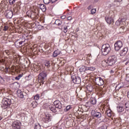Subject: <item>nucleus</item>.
Instances as JSON below:
<instances>
[{"label": "nucleus", "mask_w": 129, "mask_h": 129, "mask_svg": "<svg viewBox=\"0 0 129 129\" xmlns=\"http://www.w3.org/2000/svg\"><path fill=\"white\" fill-rule=\"evenodd\" d=\"M129 62L127 61L126 62H125V65H126L127 64H128Z\"/></svg>", "instance_id": "51"}, {"label": "nucleus", "mask_w": 129, "mask_h": 129, "mask_svg": "<svg viewBox=\"0 0 129 129\" xmlns=\"http://www.w3.org/2000/svg\"><path fill=\"white\" fill-rule=\"evenodd\" d=\"M0 83H1V84H4L5 83V80H4L2 77H0Z\"/></svg>", "instance_id": "35"}, {"label": "nucleus", "mask_w": 129, "mask_h": 129, "mask_svg": "<svg viewBox=\"0 0 129 129\" xmlns=\"http://www.w3.org/2000/svg\"><path fill=\"white\" fill-rule=\"evenodd\" d=\"M124 110V108L122 107V106H119L118 108H117V111L119 112H122Z\"/></svg>", "instance_id": "27"}, {"label": "nucleus", "mask_w": 129, "mask_h": 129, "mask_svg": "<svg viewBox=\"0 0 129 129\" xmlns=\"http://www.w3.org/2000/svg\"><path fill=\"white\" fill-rule=\"evenodd\" d=\"M86 70H87V71H94V70H95V68L93 67H87V68H86Z\"/></svg>", "instance_id": "23"}, {"label": "nucleus", "mask_w": 129, "mask_h": 129, "mask_svg": "<svg viewBox=\"0 0 129 129\" xmlns=\"http://www.w3.org/2000/svg\"><path fill=\"white\" fill-rule=\"evenodd\" d=\"M21 122L18 121H14L12 124V127L14 129H21Z\"/></svg>", "instance_id": "11"}, {"label": "nucleus", "mask_w": 129, "mask_h": 129, "mask_svg": "<svg viewBox=\"0 0 129 129\" xmlns=\"http://www.w3.org/2000/svg\"><path fill=\"white\" fill-rule=\"evenodd\" d=\"M21 77H22V75H20L18 76L15 77V79L16 80H20Z\"/></svg>", "instance_id": "38"}, {"label": "nucleus", "mask_w": 129, "mask_h": 129, "mask_svg": "<svg viewBox=\"0 0 129 129\" xmlns=\"http://www.w3.org/2000/svg\"><path fill=\"white\" fill-rule=\"evenodd\" d=\"M13 16H14V14L13 13V11H8L7 12L6 17H7V18H8V19H12V18H13Z\"/></svg>", "instance_id": "16"}, {"label": "nucleus", "mask_w": 129, "mask_h": 129, "mask_svg": "<svg viewBox=\"0 0 129 129\" xmlns=\"http://www.w3.org/2000/svg\"><path fill=\"white\" fill-rule=\"evenodd\" d=\"M66 18V16H63L61 17V19H62V20H64Z\"/></svg>", "instance_id": "47"}, {"label": "nucleus", "mask_w": 129, "mask_h": 129, "mask_svg": "<svg viewBox=\"0 0 129 129\" xmlns=\"http://www.w3.org/2000/svg\"><path fill=\"white\" fill-rule=\"evenodd\" d=\"M17 95L18 97H20V98H24V94H23L21 90H18L17 91Z\"/></svg>", "instance_id": "18"}, {"label": "nucleus", "mask_w": 129, "mask_h": 129, "mask_svg": "<svg viewBox=\"0 0 129 129\" xmlns=\"http://www.w3.org/2000/svg\"><path fill=\"white\" fill-rule=\"evenodd\" d=\"M34 100H39L40 99V96L39 94H37L36 96L34 97Z\"/></svg>", "instance_id": "28"}, {"label": "nucleus", "mask_w": 129, "mask_h": 129, "mask_svg": "<svg viewBox=\"0 0 129 129\" xmlns=\"http://www.w3.org/2000/svg\"><path fill=\"white\" fill-rule=\"evenodd\" d=\"M27 15L29 18H31V19H37L40 13L38 10H35L33 11L32 10H29L26 13Z\"/></svg>", "instance_id": "5"}, {"label": "nucleus", "mask_w": 129, "mask_h": 129, "mask_svg": "<svg viewBox=\"0 0 129 129\" xmlns=\"http://www.w3.org/2000/svg\"><path fill=\"white\" fill-rule=\"evenodd\" d=\"M86 68H87V67H85L84 66H82L79 69L80 72H86V73H87Z\"/></svg>", "instance_id": "20"}, {"label": "nucleus", "mask_w": 129, "mask_h": 129, "mask_svg": "<svg viewBox=\"0 0 129 129\" xmlns=\"http://www.w3.org/2000/svg\"><path fill=\"white\" fill-rule=\"evenodd\" d=\"M96 13V9H92L91 10V15H94V14H95Z\"/></svg>", "instance_id": "30"}, {"label": "nucleus", "mask_w": 129, "mask_h": 129, "mask_svg": "<svg viewBox=\"0 0 129 129\" xmlns=\"http://www.w3.org/2000/svg\"><path fill=\"white\" fill-rule=\"evenodd\" d=\"M90 102L91 104L94 105L95 104H96V99L94 98H91L90 99Z\"/></svg>", "instance_id": "21"}, {"label": "nucleus", "mask_w": 129, "mask_h": 129, "mask_svg": "<svg viewBox=\"0 0 129 129\" xmlns=\"http://www.w3.org/2000/svg\"><path fill=\"white\" fill-rule=\"evenodd\" d=\"M87 89L88 90V91L91 92V91H92V87L88 86L87 87Z\"/></svg>", "instance_id": "33"}, {"label": "nucleus", "mask_w": 129, "mask_h": 129, "mask_svg": "<svg viewBox=\"0 0 129 129\" xmlns=\"http://www.w3.org/2000/svg\"><path fill=\"white\" fill-rule=\"evenodd\" d=\"M105 20L107 24H109V25L113 23V18L111 16L106 17Z\"/></svg>", "instance_id": "14"}, {"label": "nucleus", "mask_w": 129, "mask_h": 129, "mask_svg": "<svg viewBox=\"0 0 129 129\" xmlns=\"http://www.w3.org/2000/svg\"><path fill=\"white\" fill-rule=\"evenodd\" d=\"M5 53H6L7 55H10V50H5Z\"/></svg>", "instance_id": "44"}, {"label": "nucleus", "mask_w": 129, "mask_h": 129, "mask_svg": "<svg viewBox=\"0 0 129 129\" xmlns=\"http://www.w3.org/2000/svg\"><path fill=\"white\" fill-rule=\"evenodd\" d=\"M92 114L94 116V117H96L97 118H100L101 117V113L94 110L92 111Z\"/></svg>", "instance_id": "12"}, {"label": "nucleus", "mask_w": 129, "mask_h": 129, "mask_svg": "<svg viewBox=\"0 0 129 129\" xmlns=\"http://www.w3.org/2000/svg\"><path fill=\"white\" fill-rule=\"evenodd\" d=\"M128 51V48L127 47H124L123 48L120 52V56H124L125 55H126V53H127Z\"/></svg>", "instance_id": "13"}, {"label": "nucleus", "mask_w": 129, "mask_h": 129, "mask_svg": "<svg viewBox=\"0 0 129 129\" xmlns=\"http://www.w3.org/2000/svg\"><path fill=\"white\" fill-rule=\"evenodd\" d=\"M50 2H51L50 0H43V3L45 5H48V4H50Z\"/></svg>", "instance_id": "32"}, {"label": "nucleus", "mask_w": 129, "mask_h": 129, "mask_svg": "<svg viewBox=\"0 0 129 129\" xmlns=\"http://www.w3.org/2000/svg\"><path fill=\"white\" fill-rule=\"evenodd\" d=\"M31 105H32V107L35 108V107H37V106L38 105V102H37V101H33L31 103Z\"/></svg>", "instance_id": "26"}, {"label": "nucleus", "mask_w": 129, "mask_h": 129, "mask_svg": "<svg viewBox=\"0 0 129 129\" xmlns=\"http://www.w3.org/2000/svg\"><path fill=\"white\" fill-rule=\"evenodd\" d=\"M34 128L35 129H41V125H40V124H35Z\"/></svg>", "instance_id": "29"}, {"label": "nucleus", "mask_w": 129, "mask_h": 129, "mask_svg": "<svg viewBox=\"0 0 129 129\" xmlns=\"http://www.w3.org/2000/svg\"><path fill=\"white\" fill-rule=\"evenodd\" d=\"M44 119L45 123H48L49 121H51V114H46Z\"/></svg>", "instance_id": "15"}, {"label": "nucleus", "mask_w": 129, "mask_h": 129, "mask_svg": "<svg viewBox=\"0 0 129 129\" xmlns=\"http://www.w3.org/2000/svg\"><path fill=\"white\" fill-rule=\"evenodd\" d=\"M49 108L50 109L52 112H54V113H56L57 112V110L56 109V106L55 105H50L49 106Z\"/></svg>", "instance_id": "17"}, {"label": "nucleus", "mask_w": 129, "mask_h": 129, "mask_svg": "<svg viewBox=\"0 0 129 129\" xmlns=\"http://www.w3.org/2000/svg\"><path fill=\"white\" fill-rule=\"evenodd\" d=\"M72 17L69 16V17H68V20L69 21H70V20H72Z\"/></svg>", "instance_id": "46"}, {"label": "nucleus", "mask_w": 129, "mask_h": 129, "mask_svg": "<svg viewBox=\"0 0 129 129\" xmlns=\"http://www.w3.org/2000/svg\"><path fill=\"white\" fill-rule=\"evenodd\" d=\"M6 71L8 72V70H6Z\"/></svg>", "instance_id": "56"}, {"label": "nucleus", "mask_w": 129, "mask_h": 129, "mask_svg": "<svg viewBox=\"0 0 129 129\" xmlns=\"http://www.w3.org/2000/svg\"><path fill=\"white\" fill-rule=\"evenodd\" d=\"M115 24L117 26H119V25H120V21H117L116 22Z\"/></svg>", "instance_id": "42"}, {"label": "nucleus", "mask_w": 129, "mask_h": 129, "mask_svg": "<svg viewBox=\"0 0 129 129\" xmlns=\"http://www.w3.org/2000/svg\"><path fill=\"white\" fill-rule=\"evenodd\" d=\"M45 65L47 67H50V62L49 61H46L45 62Z\"/></svg>", "instance_id": "37"}, {"label": "nucleus", "mask_w": 129, "mask_h": 129, "mask_svg": "<svg viewBox=\"0 0 129 129\" xmlns=\"http://www.w3.org/2000/svg\"><path fill=\"white\" fill-rule=\"evenodd\" d=\"M121 2H122V0H115V3H120Z\"/></svg>", "instance_id": "45"}, {"label": "nucleus", "mask_w": 129, "mask_h": 129, "mask_svg": "<svg viewBox=\"0 0 129 129\" xmlns=\"http://www.w3.org/2000/svg\"><path fill=\"white\" fill-rule=\"evenodd\" d=\"M98 91L99 94L102 96V95H104V94H105V92H106V88L104 87V86L100 87L98 89Z\"/></svg>", "instance_id": "9"}, {"label": "nucleus", "mask_w": 129, "mask_h": 129, "mask_svg": "<svg viewBox=\"0 0 129 129\" xmlns=\"http://www.w3.org/2000/svg\"><path fill=\"white\" fill-rule=\"evenodd\" d=\"M68 26H66L64 27L63 32L64 33H67V31H68Z\"/></svg>", "instance_id": "39"}, {"label": "nucleus", "mask_w": 129, "mask_h": 129, "mask_svg": "<svg viewBox=\"0 0 129 129\" xmlns=\"http://www.w3.org/2000/svg\"><path fill=\"white\" fill-rule=\"evenodd\" d=\"M60 53H61V51L57 49L54 51L52 56L53 57H57V56H58V55H60Z\"/></svg>", "instance_id": "19"}, {"label": "nucleus", "mask_w": 129, "mask_h": 129, "mask_svg": "<svg viewBox=\"0 0 129 129\" xmlns=\"http://www.w3.org/2000/svg\"><path fill=\"white\" fill-rule=\"evenodd\" d=\"M16 0H9V3L10 4L11 6H13Z\"/></svg>", "instance_id": "36"}, {"label": "nucleus", "mask_w": 129, "mask_h": 129, "mask_svg": "<svg viewBox=\"0 0 129 129\" xmlns=\"http://www.w3.org/2000/svg\"><path fill=\"white\" fill-rule=\"evenodd\" d=\"M2 117L0 116V120H2Z\"/></svg>", "instance_id": "54"}, {"label": "nucleus", "mask_w": 129, "mask_h": 129, "mask_svg": "<svg viewBox=\"0 0 129 129\" xmlns=\"http://www.w3.org/2000/svg\"><path fill=\"white\" fill-rule=\"evenodd\" d=\"M122 42L121 41H117L114 44L115 51H119L122 47Z\"/></svg>", "instance_id": "6"}, {"label": "nucleus", "mask_w": 129, "mask_h": 129, "mask_svg": "<svg viewBox=\"0 0 129 129\" xmlns=\"http://www.w3.org/2000/svg\"><path fill=\"white\" fill-rule=\"evenodd\" d=\"M23 43H24V41H20V42H19V44L22 45V44H23Z\"/></svg>", "instance_id": "50"}, {"label": "nucleus", "mask_w": 129, "mask_h": 129, "mask_svg": "<svg viewBox=\"0 0 129 129\" xmlns=\"http://www.w3.org/2000/svg\"><path fill=\"white\" fill-rule=\"evenodd\" d=\"M14 102V100L13 99H4L3 100V105L2 106L3 109H7L8 107H10L12 104Z\"/></svg>", "instance_id": "2"}, {"label": "nucleus", "mask_w": 129, "mask_h": 129, "mask_svg": "<svg viewBox=\"0 0 129 129\" xmlns=\"http://www.w3.org/2000/svg\"><path fill=\"white\" fill-rule=\"evenodd\" d=\"M92 8H93V7L92 6V5H90L89 6H88V10H91L92 9Z\"/></svg>", "instance_id": "43"}, {"label": "nucleus", "mask_w": 129, "mask_h": 129, "mask_svg": "<svg viewBox=\"0 0 129 129\" xmlns=\"http://www.w3.org/2000/svg\"><path fill=\"white\" fill-rule=\"evenodd\" d=\"M47 75H48L47 71H41L38 75V82H39V83H41L42 84H44V82H45L46 77H47Z\"/></svg>", "instance_id": "4"}, {"label": "nucleus", "mask_w": 129, "mask_h": 129, "mask_svg": "<svg viewBox=\"0 0 129 129\" xmlns=\"http://www.w3.org/2000/svg\"><path fill=\"white\" fill-rule=\"evenodd\" d=\"M95 1H96V2H97L98 0H95Z\"/></svg>", "instance_id": "55"}, {"label": "nucleus", "mask_w": 129, "mask_h": 129, "mask_svg": "<svg viewBox=\"0 0 129 129\" xmlns=\"http://www.w3.org/2000/svg\"><path fill=\"white\" fill-rule=\"evenodd\" d=\"M8 30H9V26H5L4 28L3 29V30L4 31H8Z\"/></svg>", "instance_id": "40"}, {"label": "nucleus", "mask_w": 129, "mask_h": 129, "mask_svg": "<svg viewBox=\"0 0 129 129\" xmlns=\"http://www.w3.org/2000/svg\"><path fill=\"white\" fill-rule=\"evenodd\" d=\"M106 113L107 114V115L109 117H110V116H111V114H112V112L111 111V110L108 109V110H106Z\"/></svg>", "instance_id": "25"}, {"label": "nucleus", "mask_w": 129, "mask_h": 129, "mask_svg": "<svg viewBox=\"0 0 129 129\" xmlns=\"http://www.w3.org/2000/svg\"><path fill=\"white\" fill-rule=\"evenodd\" d=\"M86 129H88V128H86Z\"/></svg>", "instance_id": "57"}, {"label": "nucleus", "mask_w": 129, "mask_h": 129, "mask_svg": "<svg viewBox=\"0 0 129 129\" xmlns=\"http://www.w3.org/2000/svg\"><path fill=\"white\" fill-rule=\"evenodd\" d=\"M58 0H51V3L53 4L56 2H57Z\"/></svg>", "instance_id": "48"}, {"label": "nucleus", "mask_w": 129, "mask_h": 129, "mask_svg": "<svg viewBox=\"0 0 129 129\" xmlns=\"http://www.w3.org/2000/svg\"><path fill=\"white\" fill-rule=\"evenodd\" d=\"M59 125L56 124L53 126V129H58L59 128Z\"/></svg>", "instance_id": "41"}, {"label": "nucleus", "mask_w": 129, "mask_h": 129, "mask_svg": "<svg viewBox=\"0 0 129 129\" xmlns=\"http://www.w3.org/2000/svg\"><path fill=\"white\" fill-rule=\"evenodd\" d=\"M101 129H106V126H102L101 127Z\"/></svg>", "instance_id": "49"}, {"label": "nucleus", "mask_w": 129, "mask_h": 129, "mask_svg": "<svg viewBox=\"0 0 129 129\" xmlns=\"http://www.w3.org/2000/svg\"><path fill=\"white\" fill-rule=\"evenodd\" d=\"M53 103L55 107L58 108V109H61L62 107H63V105H62L61 102L58 100L55 101Z\"/></svg>", "instance_id": "10"}, {"label": "nucleus", "mask_w": 129, "mask_h": 129, "mask_svg": "<svg viewBox=\"0 0 129 129\" xmlns=\"http://www.w3.org/2000/svg\"><path fill=\"white\" fill-rule=\"evenodd\" d=\"M102 55L103 56H106L109 53L110 50H111L110 48V45L109 44L106 43L103 44L102 46Z\"/></svg>", "instance_id": "3"}, {"label": "nucleus", "mask_w": 129, "mask_h": 129, "mask_svg": "<svg viewBox=\"0 0 129 129\" xmlns=\"http://www.w3.org/2000/svg\"><path fill=\"white\" fill-rule=\"evenodd\" d=\"M95 83L99 86H101L104 84V81L101 77L95 78Z\"/></svg>", "instance_id": "7"}, {"label": "nucleus", "mask_w": 129, "mask_h": 129, "mask_svg": "<svg viewBox=\"0 0 129 129\" xmlns=\"http://www.w3.org/2000/svg\"><path fill=\"white\" fill-rule=\"evenodd\" d=\"M125 108H129V101H127L125 103Z\"/></svg>", "instance_id": "34"}, {"label": "nucleus", "mask_w": 129, "mask_h": 129, "mask_svg": "<svg viewBox=\"0 0 129 129\" xmlns=\"http://www.w3.org/2000/svg\"><path fill=\"white\" fill-rule=\"evenodd\" d=\"M40 9L42 12H46V10H47L46 6H45V5L44 4H41L40 5Z\"/></svg>", "instance_id": "24"}, {"label": "nucleus", "mask_w": 129, "mask_h": 129, "mask_svg": "<svg viewBox=\"0 0 129 129\" xmlns=\"http://www.w3.org/2000/svg\"><path fill=\"white\" fill-rule=\"evenodd\" d=\"M110 72V73H113V70H111Z\"/></svg>", "instance_id": "52"}, {"label": "nucleus", "mask_w": 129, "mask_h": 129, "mask_svg": "<svg viewBox=\"0 0 129 129\" xmlns=\"http://www.w3.org/2000/svg\"><path fill=\"white\" fill-rule=\"evenodd\" d=\"M38 27H39V28H41V27H42V26H41V25H38Z\"/></svg>", "instance_id": "53"}, {"label": "nucleus", "mask_w": 129, "mask_h": 129, "mask_svg": "<svg viewBox=\"0 0 129 129\" xmlns=\"http://www.w3.org/2000/svg\"><path fill=\"white\" fill-rule=\"evenodd\" d=\"M72 80L75 84H80L81 83V78L79 77L73 76H72Z\"/></svg>", "instance_id": "8"}, {"label": "nucleus", "mask_w": 129, "mask_h": 129, "mask_svg": "<svg viewBox=\"0 0 129 129\" xmlns=\"http://www.w3.org/2000/svg\"><path fill=\"white\" fill-rule=\"evenodd\" d=\"M71 108H72V107H71V105L67 106L66 107V112L69 111V110H70V109H71Z\"/></svg>", "instance_id": "31"}, {"label": "nucleus", "mask_w": 129, "mask_h": 129, "mask_svg": "<svg viewBox=\"0 0 129 129\" xmlns=\"http://www.w3.org/2000/svg\"><path fill=\"white\" fill-rule=\"evenodd\" d=\"M116 60H117V58L115 55L110 56L107 60L102 62V65L104 67H105V66H112L113 64H115Z\"/></svg>", "instance_id": "1"}, {"label": "nucleus", "mask_w": 129, "mask_h": 129, "mask_svg": "<svg viewBox=\"0 0 129 129\" xmlns=\"http://www.w3.org/2000/svg\"><path fill=\"white\" fill-rule=\"evenodd\" d=\"M54 24L59 27L62 25V21L58 19L56 20Z\"/></svg>", "instance_id": "22"}]
</instances>
